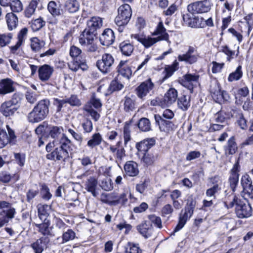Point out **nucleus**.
<instances>
[{
	"label": "nucleus",
	"instance_id": "nucleus-53",
	"mask_svg": "<svg viewBox=\"0 0 253 253\" xmlns=\"http://www.w3.org/2000/svg\"><path fill=\"white\" fill-rule=\"evenodd\" d=\"M221 190V187L218 184H214L212 187L208 189L206 192V196L209 198L216 199L215 194L218 193Z\"/></svg>",
	"mask_w": 253,
	"mask_h": 253
},
{
	"label": "nucleus",
	"instance_id": "nucleus-64",
	"mask_svg": "<svg viewBox=\"0 0 253 253\" xmlns=\"http://www.w3.org/2000/svg\"><path fill=\"white\" fill-rule=\"evenodd\" d=\"M242 194L244 197L247 196L250 198L253 199V185L243 188Z\"/></svg>",
	"mask_w": 253,
	"mask_h": 253
},
{
	"label": "nucleus",
	"instance_id": "nucleus-55",
	"mask_svg": "<svg viewBox=\"0 0 253 253\" xmlns=\"http://www.w3.org/2000/svg\"><path fill=\"white\" fill-rule=\"evenodd\" d=\"M66 7L70 13H74L79 9V3L76 0H69L66 2Z\"/></svg>",
	"mask_w": 253,
	"mask_h": 253
},
{
	"label": "nucleus",
	"instance_id": "nucleus-14",
	"mask_svg": "<svg viewBox=\"0 0 253 253\" xmlns=\"http://www.w3.org/2000/svg\"><path fill=\"white\" fill-rule=\"evenodd\" d=\"M115 39L113 30L111 29H106L100 37L99 40L103 45L108 46L114 42Z\"/></svg>",
	"mask_w": 253,
	"mask_h": 253
},
{
	"label": "nucleus",
	"instance_id": "nucleus-44",
	"mask_svg": "<svg viewBox=\"0 0 253 253\" xmlns=\"http://www.w3.org/2000/svg\"><path fill=\"white\" fill-rule=\"evenodd\" d=\"M178 68V63L176 60L174 61L171 65L166 67L165 69V75L163 79V81L171 77Z\"/></svg>",
	"mask_w": 253,
	"mask_h": 253
},
{
	"label": "nucleus",
	"instance_id": "nucleus-43",
	"mask_svg": "<svg viewBox=\"0 0 253 253\" xmlns=\"http://www.w3.org/2000/svg\"><path fill=\"white\" fill-rule=\"evenodd\" d=\"M242 68L241 65L238 66L234 72L229 74L228 77V81L232 82L240 80L243 76Z\"/></svg>",
	"mask_w": 253,
	"mask_h": 253
},
{
	"label": "nucleus",
	"instance_id": "nucleus-50",
	"mask_svg": "<svg viewBox=\"0 0 253 253\" xmlns=\"http://www.w3.org/2000/svg\"><path fill=\"white\" fill-rule=\"evenodd\" d=\"M39 194V190L38 187L36 188H30L26 192V201L30 204L33 203L34 199Z\"/></svg>",
	"mask_w": 253,
	"mask_h": 253
},
{
	"label": "nucleus",
	"instance_id": "nucleus-31",
	"mask_svg": "<svg viewBox=\"0 0 253 253\" xmlns=\"http://www.w3.org/2000/svg\"><path fill=\"white\" fill-rule=\"evenodd\" d=\"M30 46L32 50L34 52H40L44 48L45 43L44 41L41 40L37 37H34L30 40Z\"/></svg>",
	"mask_w": 253,
	"mask_h": 253
},
{
	"label": "nucleus",
	"instance_id": "nucleus-26",
	"mask_svg": "<svg viewBox=\"0 0 253 253\" xmlns=\"http://www.w3.org/2000/svg\"><path fill=\"white\" fill-rule=\"evenodd\" d=\"M124 169L126 173L129 176H135L139 173L137 163L132 161H128L126 163Z\"/></svg>",
	"mask_w": 253,
	"mask_h": 253
},
{
	"label": "nucleus",
	"instance_id": "nucleus-4",
	"mask_svg": "<svg viewBox=\"0 0 253 253\" xmlns=\"http://www.w3.org/2000/svg\"><path fill=\"white\" fill-rule=\"evenodd\" d=\"M132 15V10L130 5L124 4L121 5L118 9V15L115 19V22L118 27L120 33L124 31L125 26L129 21Z\"/></svg>",
	"mask_w": 253,
	"mask_h": 253
},
{
	"label": "nucleus",
	"instance_id": "nucleus-12",
	"mask_svg": "<svg viewBox=\"0 0 253 253\" xmlns=\"http://www.w3.org/2000/svg\"><path fill=\"white\" fill-rule=\"evenodd\" d=\"M54 71L53 67L47 64H44L39 67L38 74L39 79L42 82H46L49 80Z\"/></svg>",
	"mask_w": 253,
	"mask_h": 253
},
{
	"label": "nucleus",
	"instance_id": "nucleus-42",
	"mask_svg": "<svg viewBox=\"0 0 253 253\" xmlns=\"http://www.w3.org/2000/svg\"><path fill=\"white\" fill-rule=\"evenodd\" d=\"M124 109L126 112L133 111L135 109V100L128 96H126L124 100Z\"/></svg>",
	"mask_w": 253,
	"mask_h": 253
},
{
	"label": "nucleus",
	"instance_id": "nucleus-17",
	"mask_svg": "<svg viewBox=\"0 0 253 253\" xmlns=\"http://www.w3.org/2000/svg\"><path fill=\"white\" fill-rule=\"evenodd\" d=\"M98 181L94 176L89 177L84 184L85 189L87 192L90 193L94 197H96L98 193L97 192Z\"/></svg>",
	"mask_w": 253,
	"mask_h": 253
},
{
	"label": "nucleus",
	"instance_id": "nucleus-37",
	"mask_svg": "<svg viewBox=\"0 0 253 253\" xmlns=\"http://www.w3.org/2000/svg\"><path fill=\"white\" fill-rule=\"evenodd\" d=\"M119 48L122 54L126 56H129L133 50V45L128 41H124L120 43Z\"/></svg>",
	"mask_w": 253,
	"mask_h": 253
},
{
	"label": "nucleus",
	"instance_id": "nucleus-40",
	"mask_svg": "<svg viewBox=\"0 0 253 253\" xmlns=\"http://www.w3.org/2000/svg\"><path fill=\"white\" fill-rule=\"evenodd\" d=\"M44 240V239L41 238L31 245L35 253H42L44 249L46 248L45 242Z\"/></svg>",
	"mask_w": 253,
	"mask_h": 253
},
{
	"label": "nucleus",
	"instance_id": "nucleus-47",
	"mask_svg": "<svg viewBox=\"0 0 253 253\" xmlns=\"http://www.w3.org/2000/svg\"><path fill=\"white\" fill-rule=\"evenodd\" d=\"M76 238L75 232L71 229L64 230L62 236V244H64L70 241L73 240Z\"/></svg>",
	"mask_w": 253,
	"mask_h": 253
},
{
	"label": "nucleus",
	"instance_id": "nucleus-23",
	"mask_svg": "<svg viewBox=\"0 0 253 253\" xmlns=\"http://www.w3.org/2000/svg\"><path fill=\"white\" fill-rule=\"evenodd\" d=\"M126 61H121L117 67L119 75L129 79L132 75L131 68L126 64Z\"/></svg>",
	"mask_w": 253,
	"mask_h": 253
},
{
	"label": "nucleus",
	"instance_id": "nucleus-51",
	"mask_svg": "<svg viewBox=\"0 0 253 253\" xmlns=\"http://www.w3.org/2000/svg\"><path fill=\"white\" fill-rule=\"evenodd\" d=\"M191 217L188 216L187 213L180 214L178 223L175 227L173 232H176L181 230L185 225L188 219Z\"/></svg>",
	"mask_w": 253,
	"mask_h": 253
},
{
	"label": "nucleus",
	"instance_id": "nucleus-2",
	"mask_svg": "<svg viewBox=\"0 0 253 253\" xmlns=\"http://www.w3.org/2000/svg\"><path fill=\"white\" fill-rule=\"evenodd\" d=\"M224 204L227 209L235 207V212L239 218H248L252 215V208L246 199L243 200L234 195L232 201H226Z\"/></svg>",
	"mask_w": 253,
	"mask_h": 253
},
{
	"label": "nucleus",
	"instance_id": "nucleus-57",
	"mask_svg": "<svg viewBox=\"0 0 253 253\" xmlns=\"http://www.w3.org/2000/svg\"><path fill=\"white\" fill-rule=\"evenodd\" d=\"M158 42H159V41L156 38L143 37L141 43L145 48H149Z\"/></svg>",
	"mask_w": 253,
	"mask_h": 253
},
{
	"label": "nucleus",
	"instance_id": "nucleus-41",
	"mask_svg": "<svg viewBox=\"0 0 253 253\" xmlns=\"http://www.w3.org/2000/svg\"><path fill=\"white\" fill-rule=\"evenodd\" d=\"M182 17L183 20L185 22L186 24L192 28L198 27V22L200 20L201 22L204 21V19L202 17L200 19L196 18H191L190 17V15L188 14H183Z\"/></svg>",
	"mask_w": 253,
	"mask_h": 253
},
{
	"label": "nucleus",
	"instance_id": "nucleus-6",
	"mask_svg": "<svg viewBox=\"0 0 253 253\" xmlns=\"http://www.w3.org/2000/svg\"><path fill=\"white\" fill-rule=\"evenodd\" d=\"M115 59L112 55L110 53H104L101 58L97 60L96 66L103 74L110 72L113 68Z\"/></svg>",
	"mask_w": 253,
	"mask_h": 253
},
{
	"label": "nucleus",
	"instance_id": "nucleus-8",
	"mask_svg": "<svg viewBox=\"0 0 253 253\" xmlns=\"http://www.w3.org/2000/svg\"><path fill=\"white\" fill-rule=\"evenodd\" d=\"M240 170V166L238 160H237L230 171V175L228 178L230 188L233 192L236 191L239 183V172Z\"/></svg>",
	"mask_w": 253,
	"mask_h": 253
},
{
	"label": "nucleus",
	"instance_id": "nucleus-25",
	"mask_svg": "<svg viewBox=\"0 0 253 253\" xmlns=\"http://www.w3.org/2000/svg\"><path fill=\"white\" fill-rule=\"evenodd\" d=\"M177 91L174 88H170L165 93L164 101L167 106L171 105L178 98Z\"/></svg>",
	"mask_w": 253,
	"mask_h": 253
},
{
	"label": "nucleus",
	"instance_id": "nucleus-21",
	"mask_svg": "<svg viewBox=\"0 0 253 253\" xmlns=\"http://www.w3.org/2000/svg\"><path fill=\"white\" fill-rule=\"evenodd\" d=\"M17 109L18 107L14 106L8 101L2 103L0 107L1 113L5 117L12 116Z\"/></svg>",
	"mask_w": 253,
	"mask_h": 253
},
{
	"label": "nucleus",
	"instance_id": "nucleus-36",
	"mask_svg": "<svg viewBox=\"0 0 253 253\" xmlns=\"http://www.w3.org/2000/svg\"><path fill=\"white\" fill-rule=\"evenodd\" d=\"M102 25V20L100 18L93 17L87 22L88 28L86 29L96 33V29L100 28Z\"/></svg>",
	"mask_w": 253,
	"mask_h": 253
},
{
	"label": "nucleus",
	"instance_id": "nucleus-46",
	"mask_svg": "<svg viewBox=\"0 0 253 253\" xmlns=\"http://www.w3.org/2000/svg\"><path fill=\"white\" fill-rule=\"evenodd\" d=\"M30 24L33 31H38L45 25V21L40 17L32 20Z\"/></svg>",
	"mask_w": 253,
	"mask_h": 253
},
{
	"label": "nucleus",
	"instance_id": "nucleus-39",
	"mask_svg": "<svg viewBox=\"0 0 253 253\" xmlns=\"http://www.w3.org/2000/svg\"><path fill=\"white\" fill-rule=\"evenodd\" d=\"M102 141V137L99 133H95L93 134L90 140L87 142V145L90 148L99 145Z\"/></svg>",
	"mask_w": 253,
	"mask_h": 253
},
{
	"label": "nucleus",
	"instance_id": "nucleus-62",
	"mask_svg": "<svg viewBox=\"0 0 253 253\" xmlns=\"http://www.w3.org/2000/svg\"><path fill=\"white\" fill-rule=\"evenodd\" d=\"M81 53L82 50L80 48L75 45L71 46L70 49V55L72 57L75 58V59H82V58H83L82 56H79Z\"/></svg>",
	"mask_w": 253,
	"mask_h": 253
},
{
	"label": "nucleus",
	"instance_id": "nucleus-33",
	"mask_svg": "<svg viewBox=\"0 0 253 253\" xmlns=\"http://www.w3.org/2000/svg\"><path fill=\"white\" fill-rule=\"evenodd\" d=\"M137 230L145 238L151 236L152 233V228L151 225L147 224L146 222L141 223L137 227Z\"/></svg>",
	"mask_w": 253,
	"mask_h": 253
},
{
	"label": "nucleus",
	"instance_id": "nucleus-24",
	"mask_svg": "<svg viewBox=\"0 0 253 253\" xmlns=\"http://www.w3.org/2000/svg\"><path fill=\"white\" fill-rule=\"evenodd\" d=\"M191 97L186 94H181L177 98V103L178 108L183 111H187L191 105Z\"/></svg>",
	"mask_w": 253,
	"mask_h": 253
},
{
	"label": "nucleus",
	"instance_id": "nucleus-58",
	"mask_svg": "<svg viewBox=\"0 0 253 253\" xmlns=\"http://www.w3.org/2000/svg\"><path fill=\"white\" fill-rule=\"evenodd\" d=\"M84 110L90 115L94 121L97 122L99 119L100 117L99 113L97 111L94 110L91 106H85Z\"/></svg>",
	"mask_w": 253,
	"mask_h": 253
},
{
	"label": "nucleus",
	"instance_id": "nucleus-10",
	"mask_svg": "<svg viewBox=\"0 0 253 253\" xmlns=\"http://www.w3.org/2000/svg\"><path fill=\"white\" fill-rule=\"evenodd\" d=\"M198 57L199 55L195 48L190 46L185 54L178 55V59L179 61H185L192 64L197 62Z\"/></svg>",
	"mask_w": 253,
	"mask_h": 253
},
{
	"label": "nucleus",
	"instance_id": "nucleus-63",
	"mask_svg": "<svg viewBox=\"0 0 253 253\" xmlns=\"http://www.w3.org/2000/svg\"><path fill=\"white\" fill-rule=\"evenodd\" d=\"M67 104L66 99H59L58 98H54L53 101V105L56 107V111L59 112L61 111V109Z\"/></svg>",
	"mask_w": 253,
	"mask_h": 253
},
{
	"label": "nucleus",
	"instance_id": "nucleus-15",
	"mask_svg": "<svg viewBox=\"0 0 253 253\" xmlns=\"http://www.w3.org/2000/svg\"><path fill=\"white\" fill-rule=\"evenodd\" d=\"M155 139L153 138L145 139L137 143L136 148L139 152L143 154L148 152V150L155 144Z\"/></svg>",
	"mask_w": 253,
	"mask_h": 253
},
{
	"label": "nucleus",
	"instance_id": "nucleus-45",
	"mask_svg": "<svg viewBox=\"0 0 253 253\" xmlns=\"http://www.w3.org/2000/svg\"><path fill=\"white\" fill-rule=\"evenodd\" d=\"M235 117L238 126L242 129H247L248 127L247 121L243 114L241 112L238 111L237 112Z\"/></svg>",
	"mask_w": 253,
	"mask_h": 253
},
{
	"label": "nucleus",
	"instance_id": "nucleus-3",
	"mask_svg": "<svg viewBox=\"0 0 253 253\" xmlns=\"http://www.w3.org/2000/svg\"><path fill=\"white\" fill-rule=\"evenodd\" d=\"M50 104V101L47 99L39 101L28 114V122L31 123H37L43 120L49 113Z\"/></svg>",
	"mask_w": 253,
	"mask_h": 253
},
{
	"label": "nucleus",
	"instance_id": "nucleus-61",
	"mask_svg": "<svg viewBox=\"0 0 253 253\" xmlns=\"http://www.w3.org/2000/svg\"><path fill=\"white\" fill-rule=\"evenodd\" d=\"M22 97L23 96L21 94L15 93L12 95L11 99L10 100H8V101L11 102V103L14 106L18 107L21 102Z\"/></svg>",
	"mask_w": 253,
	"mask_h": 253
},
{
	"label": "nucleus",
	"instance_id": "nucleus-30",
	"mask_svg": "<svg viewBox=\"0 0 253 253\" xmlns=\"http://www.w3.org/2000/svg\"><path fill=\"white\" fill-rule=\"evenodd\" d=\"M196 202V198L192 195L188 196L184 213H187L188 216L191 217L193 214Z\"/></svg>",
	"mask_w": 253,
	"mask_h": 253
},
{
	"label": "nucleus",
	"instance_id": "nucleus-35",
	"mask_svg": "<svg viewBox=\"0 0 253 253\" xmlns=\"http://www.w3.org/2000/svg\"><path fill=\"white\" fill-rule=\"evenodd\" d=\"M50 223L49 220L44 219V222L40 224H35L38 228V231L44 236L51 235V228L49 227Z\"/></svg>",
	"mask_w": 253,
	"mask_h": 253
},
{
	"label": "nucleus",
	"instance_id": "nucleus-18",
	"mask_svg": "<svg viewBox=\"0 0 253 253\" xmlns=\"http://www.w3.org/2000/svg\"><path fill=\"white\" fill-rule=\"evenodd\" d=\"M68 66L70 69L74 72H77L80 68L83 71H85L88 68L85 58L74 59L68 64Z\"/></svg>",
	"mask_w": 253,
	"mask_h": 253
},
{
	"label": "nucleus",
	"instance_id": "nucleus-48",
	"mask_svg": "<svg viewBox=\"0 0 253 253\" xmlns=\"http://www.w3.org/2000/svg\"><path fill=\"white\" fill-rule=\"evenodd\" d=\"M138 126L142 131H148L151 129L150 122L148 119L142 118L139 120Z\"/></svg>",
	"mask_w": 253,
	"mask_h": 253
},
{
	"label": "nucleus",
	"instance_id": "nucleus-1",
	"mask_svg": "<svg viewBox=\"0 0 253 253\" xmlns=\"http://www.w3.org/2000/svg\"><path fill=\"white\" fill-rule=\"evenodd\" d=\"M71 145V140L63 135L59 140H53L46 145V151L51 152L46 155V158L51 161L66 162L69 159L68 151Z\"/></svg>",
	"mask_w": 253,
	"mask_h": 253
},
{
	"label": "nucleus",
	"instance_id": "nucleus-19",
	"mask_svg": "<svg viewBox=\"0 0 253 253\" xmlns=\"http://www.w3.org/2000/svg\"><path fill=\"white\" fill-rule=\"evenodd\" d=\"M13 82L10 79H2L0 81V94H6L14 91Z\"/></svg>",
	"mask_w": 253,
	"mask_h": 253
},
{
	"label": "nucleus",
	"instance_id": "nucleus-34",
	"mask_svg": "<svg viewBox=\"0 0 253 253\" xmlns=\"http://www.w3.org/2000/svg\"><path fill=\"white\" fill-rule=\"evenodd\" d=\"M8 29L12 30L15 29L18 25V17L13 13H8L5 16Z\"/></svg>",
	"mask_w": 253,
	"mask_h": 253
},
{
	"label": "nucleus",
	"instance_id": "nucleus-52",
	"mask_svg": "<svg viewBox=\"0 0 253 253\" xmlns=\"http://www.w3.org/2000/svg\"><path fill=\"white\" fill-rule=\"evenodd\" d=\"M12 37L13 35L11 33L0 34V46L4 47L8 44Z\"/></svg>",
	"mask_w": 253,
	"mask_h": 253
},
{
	"label": "nucleus",
	"instance_id": "nucleus-60",
	"mask_svg": "<svg viewBox=\"0 0 253 253\" xmlns=\"http://www.w3.org/2000/svg\"><path fill=\"white\" fill-rule=\"evenodd\" d=\"M241 184L243 189L253 185L252 179L248 174L245 173L242 176L241 178Z\"/></svg>",
	"mask_w": 253,
	"mask_h": 253
},
{
	"label": "nucleus",
	"instance_id": "nucleus-38",
	"mask_svg": "<svg viewBox=\"0 0 253 253\" xmlns=\"http://www.w3.org/2000/svg\"><path fill=\"white\" fill-rule=\"evenodd\" d=\"M142 161L146 165H152L158 159V155L157 153L147 152L143 153Z\"/></svg>",
	"mask_w": 253,
	"mask_h": 253
},
{
	"label": "nucleus",
	"instance_id": "nucleus-54",
	"mask_svg": "<svg viewBox=\"0 0 253 253\" xmlns=\"http://www.w3.org/2000/svg\"><path fill=\"white\" fill-rule=\"evenodd\" d=\"M41 195L42 198L45 201H49L52 197L49 188L45 184H42L41 185Z\"/></svg>",
	"mask_w": 253,
	"mask_h": 253
},
{
	"label": "nucleus",
	"instance_id": "nucleus-22",
	"mask_svg": "<svg viewBox=\"0 0 253 253\" xmlns=\"http://www.w3.org/2000/svg\"><path fill=\"white\" fill-rule=\"evenodd\" d=\"M47 9L49 13L53 16H59L64 14V11L62 5L57 3L54 1H50L47 5Z\"/></svg>",
	"mask_w": 253,
	"mask_h": 253
},
{
	"label": "nucleus",
	"instance_id": "nucleus-59",
	"mask_svg": "<svg viewBox=\"0 0 253 253\" xmlns=\"http://www.w3.org/2000/svg\"><path fill=\"white\" fill-rule=\"evenodd\" d=\"M124 85L122 84L115 79L111 82L109 87V90L111 92H114L122 89Z\"/></svg>",
	"mask_w": 253,
	"mask_h": 253
},
{
	"label": "nucleus",
	"instance_id": "nucleus-7",
	"mask_svg": "<svg viewBox=\"0 0 253 253\" xmlns=\"http://www.w3.org/2000/svg\"><path fill=\"white\" fill-rule=\"evenodd\" d=\"M154 84L150 78L142 82L135 89V93L138 98L144 99L146 95L154 88Z\"/></svg>",
	"mask_w": 253,
	"mask_h": 253
},
{
	"label": "nucleus",
	"instance_id": "nucleus-13",
	"mask_svg": "<svg viewBox=\"0 0 253 253\" xmlns=\"http://www.w3.org/2000/svg\"><path fill=\"white\" fill-rule=\"evenodd\" d=\"M15 138L14 132L10 129H8V133L6 131L0 129V148H2L7 144L12 143Z\"/></svg>",
	"mask_w": 253,
	"mask_h": 253
},
{
	"label": "nucleus",
	"instance_id": "nucleus-16",
	"mask_svg": "<svg viewBox=\"0 0 253 253\" xmlns=\"http://www.w3.org/2000/svg\"><path fill=\"white\" fill-rule=\"evenodd\" d=\"M152 35H159V37L156 38L159 41L163 40L166 41H169V35L166 32V29L165 28L162 21L159 22L157 27H156L155 30L152 33Z\"/></svg>",
	"mask_w": 253,
	"mask_h": 253
},
{
	"label": "nucleus",
	"instance_id": "nucleus-32",
	"mask_svg": "<svg viewBox=\"0 0 253 253\" xmlns=\"http://www.w3.org/2000/svg\"><path fill=\"white\" fill-rule=\"evenodd\" d=\"M128 201L127 194L124 192L121 194L118 198L113 201H109L108 200H103V202L110 206H116L118 204H121L122 206H125Z\"/></svg>",
	"mask_w": 253,
	"mask_h": 253
},
{
	"label": "nucleus",
	"instance_id": "nucleus-29",
	"mask_svg": "<svg viewBox=\"0 0 253 253\" xmlns=\"http://www.w3.org/2000/svg\"><path fill=\"white\" fill-rule=\"evenodd\" d=\"M42 7V0H32L24 11L25 16L30 18L33 15L37 7Z\"/></svg>",
	"mask_w": 253,
	"mask_h": 253
},
{
	"label": "nucleus",
	"instance_id": "nucleus-27",
	"mask_svg": "<svg viewBox=\"0 0 253 253\" xmlns=\"http://www.w3.org/2000/svg\"><path fill=\"white\" fill-rule=\"evenodd\" d=\"M238 150V146L234 136H232L224 146L225 154L226 156L234 154Z\"/></svg>",
	"mask_w": 253,
	"mask_h": 253
},
{
	"label": "nucleus",
	"instance_id": "nucleus-56",
	"mask_svg": "<svg viewBox=\"0 0 253 253\" xmlns=\"http://www.w3.org/2000/svg\"><path fill=\"white\" fill-rule=\"evenodd\" d=\"M9 6L12 11L14 12L18 13L23 9V5L20 0H12Z\"/></svg>",
	"mask_w": 253,
	"mask_h": 253
},
{
	"label": "nucleus",
	"instance_id": "nucleus-28",
	"mask_svg": "<svg viewBox=\"0 0 253 253\" xmlns=\"http://www.w3.org/2000/svg\"><path fill=\"white\" fill-rule=\"evenodd\" d=\"M47 131L48 132L49 136L52 138L56 139L55 140H58L57 139L60 136L62 137L63 135H65L63 133V127L60 126L50 125L47 127Z\"/></svg>",
	"mask_w": 253,
	"mask_h": 253
},
{
	"label": "nucleus",
	"instance_id": "nucleus-11",
	"mask_svg": "<svg viewBox=\"0 0 253 253\" xmlns=\"http://www.w3.org/2000/svg\"><path fill=\"white\" fill-rule=\"evenodd\" d=\"M15 213V209L11 204L5 201H0V215L12 219Z\"/></svg>",
	"mask_w": 253,
	"mask_h": 253
},
{
	"label": "nucleus",
	"instance_id": "nucleus-49",
	"mask_svg": "<svg viewBox=\"0 0 253 253\" xmlns=\"http://www.w3.org/2000/svg\"><path fill=\"white\" fill-rule=\"evenodd\" d=\"M184 76L178 80V83L183 86L190 90L191 93H193V88L196 85Z\"/></svg>",
	"mask_w": 253,
	"mask_h": 253
},
{
	"label": "nucleus",
	"instance_id": "nucleus-9",
	"mask_svg": "<svg viewBox=\"0 0 253 253\" xmlns=\"http://www.w3.org/2000/svg\"><path fill=\"white\" fill-rule=\"evenodd\" d=\"M154 119L156 124L159 126L161 131L169 132L176 128V126L172 121L169 120H165L161 117L160 115H155Z\"/></svg>",
	"mask_w": 253,
	"mask_h": 253
},
{
	"label": "nucleus",
	"instance_id": "nucleus-20",
	"mask_svg": "<svg viewBox=\"0 0 253 253\" xmlns=\"http://www.w3.org/2000/svg\"><path fill=\"white\" fill-rule=\"evenodd\" d=\"M96 33L85 29L79 39L80 43L83 46L94 41Z\"/></svg>",
	"mask_w": 253,
	"mask_h": 253
},
{
	"label": "nucleus",
	"instance_id": "nucleus-5",
	"mask_svg": "<svg viewBox=\"0 0 253 253\" xmlns=\"http://www.w3.org/2000/svg\"><path fill=\"white\" fill-rule=\"evenodd\" d=\"M212 6V3L211 0H203L189 4L187 10L193 14L204 13L210 11Z\"/></svg>",
	"mask_w": 253,
	"mask_h": 253
}]
</instances>
